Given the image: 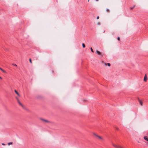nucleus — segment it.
Instances as JSON below:
<instances>
[{"mask_svg": "<svg viewBox=\"0 0 148 148\" xmlns=\"http://www.w3.org/2000/svg\"><path fill=\"white\" fill-rule=\"evenodd\" d=\"M112 146L115 147V148H123L120 145H117L114 144L113 143H112Z\"/></svg>", "mask_w": 148, "mask_h": 148, "instance_id": "f257e3e1", "label": "nucleus"}, {"mask_svg": "<svg viewBox=\"0 0 148 148\" xmlns=\"http://www.w3.org/2000/svg\"><path fill=\"white\" fill-rule=\"evenodd\" d=\"M96 53L98 55L101 56V57H102L103 56V54L101 53L100 51H96Z\"/></svg>", "mask_w": 148, "mask_h": 148, "instance_id": "f03ea898", "label": "nucleus"}, {"mask_svg": "<svg viewBox=\"0 0 148 148\" xmlns=\"http://www.w3.org/2000/svg\"><path fill=\"white\" fill-rule=\"evenodd\" d=\"M19 104L23 108H25V107L22 104V103L20 102V101H19L18 102Z\"/></svg>", "mask_w": 148, "mask_h": 148, "instance_id": "7ed1b4c3", "label": "nucleus"}, {"mask_svg": "<svg viewBox=\"0 0 148 148\" xmlns=\"http://www.w3.org/2000/svg\"><path fill=\"white\" fill-rule=\"evenodd\" d=\"M138 100L141 106H142L143 105V102L141 100H140L139 98H138Z\"/></svg>", "mask_w": 148, "mask_h": 148, "instance_id": "20e7f679", "label": "nucleus"}, {"mask_svg": "<svg viewBox=\"0 0 148 148\" xmlns=\"http://www.w3.org/2000/svg\"><path fill=\"white\" fill-rule=\"evenodd\" d=\"M40 119L44 122H46V123L49 122V121H48V120H45V119Z\"/></svg>", "mask_w": 148, "mask_h": 148, "instance_id": "39448f33", "label": "nucleus"}, {"mask_svg": "<svg viewBox=\"0 0 148 148\" xmlns=\"http://www.w3.org/2000/svg\"><path fill=\"white\" fill-rule=\"evenodd\" d=\"M147 75L146 74L145 75V77H144V81L146 82L147 81Z\"/></svg>", "mask_w": 148, "mask_h": 148, "instance_id": "423d86ee", "label": "nucleus"}, {"mask_svg": "<svg viewBox=\"0 0 148 148\" xmlns=\"http://www.w3.org/2000/svg\"><path fill=\"white\" fill-rule=\"evenodd\" d=\"M15 92L16 93L19 97H20V95L19 93L17 92V91L16 90H14Z\"/></svg>", "mask_w": 148, "mask_h": 148, "instance_id": "0eeeda50", "label": "nucleus"}, {"mask_svg": "<svg viewBox=\"0 0 148 148\" xmlns=\"http://www.w3.org/2000/svg\"><path fill=\"white\" fill-rule=\"evenodd\" d=\"M97 138H98L99 139L101 140H103V138L102 137H101V136H99V135H98V136H97Z\"/></svg>", "mask_w": 148, "mask_h": 148, "instance_id": "6e6552de", "label": "nucleus"}, {"mask_svg": "<svg viewBox=\"0 0 148 148\" xmlns=\"http://www.w3.org/2000/svg\"><path fill=\"white\" fill-rule=\"evenodd\" d=\"M93 134L94 136H95L96 137H97V136H98V135L97 134H96V133H93Z\"/></svg>", "mask_w": 148, "mask_h": 148, "instance_id": "1a4fd4ad", "label": "nucleus"}, {"mask_svg": "<svg viewBox=\"0 0 148 148\" xmlns=\"http://www.w3.org/2000/svg\"><path fill=\"white\" fill-rule=\"evenodd\" d=\"M144 139L147 140V136H145L144 137Z\"/></svg>", "mask_w": 148, "mask_h": 148, "instance_id": "9d476101", "label": "nucleus"}, {"mask_svg": "<svg viewBox=\"0 0 148 148\" xmlns=\"http://www.w3.org/2000/svg\"><path fill=\"white\" fill-rule=\"evenodd\" d=\"M106 11L107 12H110V10L108 9H106Z\"/></svg>", "mask_w": 148, "mask_h": 148, "instance_id": "9b49d317", "label": "nucleus"}, {"mask_svg": "<svg viewBox=\"0 0 148 148\" xmlns=\"http://www.w3.org/2000/svg\"><path fill=\"white\" fill-rule=\"evenodd\" d=\"M115 129H116V130H119V127H115Z\"/></svg>", "mask_w": 148, "mask_h": 148, "instance_id": "f8f14e48", "label": "nucleus"}, {"mask_svg": "<svg viewBox=\"0 0 148 148\" xmlns=\"http://www.w3.org/2000/svg\"><path fill=\"white\" fill-rule=\"evenodd\" d=\"M82 46L83 48H85V45L84 43H82Z\"/></svg>", "mask_w": 148, "mask_h": 148, "instance_id": "ddd939ff", "label": "nucleus"}, {"mask_svg": "<svg viewBox=\"0 0 148 148\" xmlns=\"http://www.w3.org/2000/svg\"><path fill=\"white\" fill-rule=\"evenodd\" d=\"M16 99L18 102L20 101L18 97H16Z\"/></svg>", "mask_w": 148, "mask_h": 148, "instance_id": "4468645a", "label": "nucleus"}, {"mask_svg": "<svg viewBox=\"0 0 148 148\" xmlns=\"http://www.w3.org/2000/svg\"><path fill=\"white\" fill-rule=\"evenodd\" d=\"M12 142H10L8 143V144L9 145H10L12 144Z\"/></svg>", "mask_w": 148, "mask_h": 148, "instance_id": "2eb2a0df", "label": "nucleus"}, {"mask_svg": "<svg viewBox=\"0 0 148 148\" xmlns=\"http://www.w3.org/2000/svg\"><path fill=\"white\" fill-rule=\"evenodd\" d=\"M12 65L15 66H16V67L17 66V65L15 64H13Z\"/></svg>", "mask_w": 148, "mask_h": 148, "instance_id": "dca6fc26", "label": "nucleus"}, {"mask_svg": "<svg viewBox=\"0 0 148 148\" xmlns=\"http://www.w3.org/2000/svg\"><path fill=\"white\" fill-rule=\"evenodd\" d=\"M90 49H91V51L92 52H94V51H93V50L92 49V48H90Z\"/></svg>", "mask_w": 148, "mask_h": 148, "instance_id": "f3484780", "label": "nucleus"}, {"mask_svg": "<svg viewBox=\"0 0 148 148\" xmlns=\"http://www.w3.org/2000/svg\"><path fill=\"white\" fill-rule=\"evenodd\" d=\"M29 61L31 63H32V60H31V58H30V59H29Z\"/></svg>", "mask_w": 148, "mask_h": 148, "instance_id": "a211bd4d", "label": "nucleus"}, {"mask_svg": "<svg viewBox=\"0 0 148 148\" xmlns=\"http://www.w3.org/2000/svg\"><path fill=\"white\" fill-rule=\"evenodd\" d=\"M2 72H3V73H6V72L5 71H4V70H3V69L2 70Z\"/></svg>", "mask_w": 148, "mask_h": 148, "instance_id": "6ab92c4d", "label": "nucleus"}, {"mask_svg": "<svg viewBox=\"0 0 148 148\" xmlns=\"http://www.w3.org/2000/svg\"><path fill=\"white\" fill-rule=\"evenodd\" d=\"M107 64L109 66H110V64L109 63H108Z\"/></svg>", "mask_w": 148, "mask_h": 148, "instance_id": "aec40b11", "label": "nucleus"}, {"mask_svg": "<svg viewBox=\"0 0 148 148\" xmlns=\"http://www.w3.org/2000/svg\"><path fill=\"white\" fill-rule=\"evenodd\" d=\"M117 39L119 40H120V38H119V37H117Z\"/></svg>", "mask_w": 148, "mask_h": 148, "instance_id": "412c9836", "label": "nucleus"}, {"mask_svg": "<svg viewBox=\"0 0 148 148\" xmlns=\"http://www.w3.org/2000/svg\"><path fill=\"white\" fill-rule=\"evenodd\" d=\"M134 7H135V6H134L133 7H132L131 8V9L132 10V9H133L134 8Z\"/></svg>", "mask_w": 148, "mask_h": 148, "instance_id": "4be33fe9", "label": "nucleus"}, {"mask_svg": "<svg viewBox=\"0 0 148 148\" xmlns=\"http://www.w3.org/2000/svg\"><path fill=\"white\" fill-rule=\"evenodd\" d=\"M0 70L2 71L3 69H2L0 67Z\"/></svg>", "mask_w": 148, "mask_h": 148, "instance_id": "5701e85b", "label": "nucleus"}, {"mask_svg": "<svg viewBox=\"0 0 148 148\" xmlns=\"http://www.w3.org/2000/svg\"><path fill=\"white\" fill-rule=\"evenodd\" d=\"M99 16H98L97 17V19H99Z\"/></svg>", "mask_w": 148, "mask_h": 148, "instance_id": "b1692460", "label": "nucleus"}, {"mask_svg": "<svg viewBox=\"0 0 148 148\" xmlns=\"http://www.w3.org/2000/svg\"><path fill=\"white\" fill-rule=\"evenodd\" d=\"M2 145H5V144L4 143H2Z\"/></svg>", "mask_w": 148, "mask_h": 148, "instance_id": "393cba45", "label": "nucleus"}, {"mask_svg": "<svg viewBox=\"0 0 148 148\" xmlns=\"http://www.w3.org/2000/svg\"><path fill=\"white\" fill-rule=\"evenodd\" d=\"M104 64H105V65L106 66L107 65V64H106V63H104Z\"/></svg>", "mask_w": 148, "mask_h": 148, "instance_id": "a878e982", "label": "nucleus"}, {"mask_svg": "<svg viewBox=\"0 0 148 148\" xmlns=\"http://www.w3.org/2000/svg\"><path fill=\"white\" fill-rule=\"evenodd\" d=\"M97 24H98V25H100V23H97Z\"/></svg>", "mask_w": 148, "mask_h": 148, "instance_id": "bb28decb", "label": "nucleus"}, {"mask_svg": "<svg viewBox=\"0 0 148 148\" xmlns=\"http://www.w3.org/2000/svg\"><path fill=\"white\" fill-rule=\"evenodd\" d=\"M0 79H2V78L0 76Z\"/></svg>", "mask_w": 148, "mask_h": 148, "instance_id": "cd10ccee", "label": "nucleus"}, {"mask_svg": "<svg viewBox=\"0 0 148 148\" xmlns=\"http://www.w3.org/2000/svg\"><path fill=\"white\" fill-rule=\"evenodd\" d=\"M147 141H148V137L147 138Z\"/></svg>", "mask_w": 148, "mask_h": 148, "instance_id": "c85d7f7f", "label": "nucleus"}, {"mask_svg": "<svg viewBox=\"0 0 148 148\" xmlns=\"http://www.w3.org/2000/svg\"><path fill=\"white\" fill-rule=\"evenodd\" d=\"M96 1H98L99 0H96Z\"/></svg>", "mask_w": 148, "mask_h": 148, "instance_id": "c756f323", "label": "nucleus"}]
</instances>
